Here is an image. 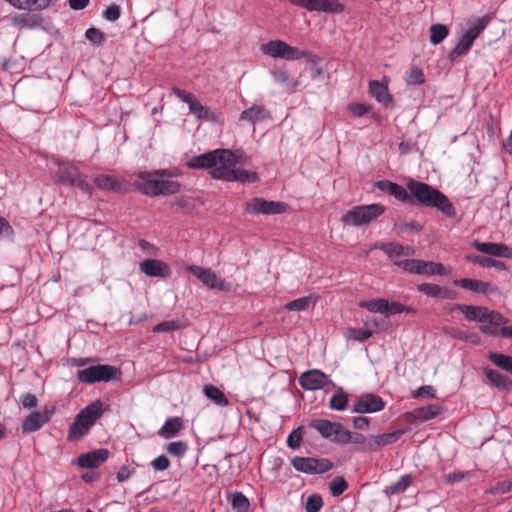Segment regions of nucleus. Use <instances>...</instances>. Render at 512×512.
<instances>
[{
    "label": "nucleus",
    "instance_id": "f257e3e1",
    "mask_svg": "<svg viewBox=\"0 0 512 512\" xmlns=\"http://www.w3.org/2000/svg\"><path fill=\"white\" fill-rule=\"evenodd\" d=\"M408 200L406 203L427 208H435L447 217L456 216V208L449 198L431 185L410 179L406 184Z\"/></svg>",
    "mask_w": 512,
    "mask_h": 512
},
{
    "label": "nucleus",
    "instance_id": "f03ea898",
    "mask_svg": "<svg viewBox=\"0 0 512 512\" xmlns=\"http://www.w3.org/2000/svg\"><path fill=\"white\" fill-rule=\"evenodd\" d=\"M135 176L136 179L133 182L135 189L150 197L176 194L182 186L181 183L168 179L172 173L167 169L141 171Z\"/></svg>",
    "mask_w": 512,
    "mask_h": 512
},
{
    "label": "nucleus",
    "instance_id": "7ed1b4c3",
    "mask_svg": "<svg viewBox=\"0 0 512 512\" xmlns=\"http://www.w3.org/2000/svg\"><path fill=\"white\" fill-rule=\"evenodd\" d=\"M448 310L449 312L458 310L467 320L481 323L479 330L487 335H497L498 327L508 322V319L501 313L489 310L485 306L453 304L449 306Z\"/></svg>",
    "mask_w": 512,
    "mask_h": 512
},
{
    "label": "nucleus",
    "instance_id": "20e7f679",
    "mask_svg": "<svg viewBox=\"0 0 512 512\" xmlns=\"http://www.w3.org/2000/svg\"><path fill=\"white\" fill-rule=\"evenodd\" d=\"M106 408L101 400H95L83 408L69 427L67 440L78 441L86 436L96 421L102 417Z\"/></svg>",
    "mask_w": 512,
    "mask_h": 512
},
{
    "label": "nucleus",
    "instance_id": "39448f33",
    "mask_svg": "<svg viewBox=\"0 0 512 512\" xmlns=\"http://www.w3.org/2000/svg\"><path fill=\"white\" fill-rule=\"evenodd\" d=\"M122 371L119 367L108 364H91L77 371V379L82 383L121 382Z\"/></svg>",
    "mask_w": 512,
    "mask_h": 512
},
{
    "label": "nucleus",
    "instance_id": "423d86ee",
    "mask_svg": "<svg viewBox=\"0 0 512 512\" xmlns=\"http://www.w3.org/2000/svg\"><path fill=\"white\" fill-rule=\"evenodd\" d=\"M386 208L382 204L357 205L342 215L341 221L348 226L368 225L380 217Z\"/></svg>",
    "mask_w": 512,
    "mask_h": 512
},
{
    "label": "nucleus",
    "instance_id": "0eeeda50",
    "mask_svg": "<svg viewBox=\"0 0 512 512\" xmlns=\"http://www.w3.org/2000/svg\"><path fill=\"white\" fill-rule=\"evenodd\" d=\"M56 182L67 187H77L89 196L93 193V186L81 176V172L75 165L68 162L59 165Z\"/></svg>",
    "mask_w": 512,
    "mask_h": 512
},
{
    "label": "nucleus",
    "instance_id": "6e6552de",
    "mask_svg": "<svg viewBox=\"0 0 512 512\" xmlns=\"http://www.w3.org/2000/svg\"><path fill=\"white\" fill-rule=\"evenodd\" d=\"M261 51L272 58H282L289 61L306 58L307 61H312L311 53L290 46L282 40H271L262 44Z\"/></svg>",
    "mask_w": 512,
    "mask_h": 512
},
{
    "label": "nucleus",
    "instance_id": "1a4fd4ad",
    "mask_svg": "<svg viewBox=\"0 0 512 512\" xmlns=\"http://www.w3.org/2000/svg\"><path fill=\"white\" fill-rule=\"evenodd\" d=\"M187 269L210 289H216L218 291L224 292H229L232 289L231 283H228L224 279L217 277L210 268L191 265L188 266Z\"/></svg>",
    "mask_w": 512,
    "mask_h": 512
},
{
    "label": "nucleus",
    "instance_id": "9d476101",
    "mask_svg": "<svg viewBox=\"0 0 512 512\" xmlns=\"http://www.w3.org/2000/svg\"><path fill=\"white\" fill-rule=\"evenodd\" d=\"M446 407L442 404H429L413 409L403 414V419L409 424L423 423L442 415Z\"/></svg>",
    "mask_w": 512,
    "mask_h": 512
},
{
    "label": "nucleus",
    "instance_id": "9b49d317",
    "mask_svg": "<svg viewBox=\"0 0 512 512\" xmlns=\"http://www.w3.org/2000/svg\"><path fill=\"white\" fill-rule=\"evenodd\" d=\"M290 2L311 12L341 14L345 11V6L340 0H290Z\"/></svg>",
    "mask_w": 512,
    "mask_h": 512
},
{
    "label": "nucleus",
    "instance_id": "f8f14e48",
    "mask_svg": "<svg viewBox=\"0 0 512 512\" xmlns=\"http://www.w3.org/2000/svg\"><path fill=\"white\" fill-rule=\"evenodd\" d=\"M210 175L213 179L224 180L227 182H240V183H253L258 180V174L256 172H250L243 169H226V168H215L210 171Z\"/></svg>",
    "mask_w": 512,
    "mask_h": 512
},
{
    "label": "nucleus",
    "instance_id": "ddd939ff",
    "mask_svg": "<svg viewBox=\"0 0 512 512\" xmlns=\"http://www.w3.org/2000/svg\"><path fill=\"white\" fill-rule=\"evenodd\" d=\"M287 208V204L279 201H267L260 197H254L246 203L245 211L248 213L274 215L281 214Z\"/></svg>",
    "mask_w": 512,
    "mask_h": 512
},
{
    "label": "nucleus",
    "instance_id": "4468645a",
    "mask_svg": "<svg viewBox=\"0 0 512 512\" xmlns=\"http://www.w3.org/2000/svg\"><path fill=\"white\" fill-rule=\"evenodd\" d=\"M292 465L297 471L308 474L325 473L332 468V463L328 459L306 457H294Z\"/></svg>",
    "mask_w": 512,
    "mask_h": 512
},
{
    "label": "nucleus",
    "instance_id": "2eb2a0df",
    "mask_svg": "<svg viewBox=\"0 0 512 512\" xmlns=\"http://www.w3.org/2000/svg\"><path fill=\"white\" fill-rule=\"evenodd\" d=\"M310 426L322 437L340 444L341 435L344 433L343 426L338 422H331L326 419H315Z\"/></svg>",
    "mask_w": 512,
    "mask_h": 512
},
{
    "label": "nucleus",
    "instance_id": "dca6fc26",
    "mask_svg": "<svg viewBox=\"0 0 512 512\" xmlns=\"http://www.w3.org/2000/svg\"><path fill=\"white\" fill-rule=\"evenodd\" d=\"M94 184L99 190L114 193H127L129 184L126 180L113 175L99 174L94 178Z\"/></svg>",
    "mask_w": 512,
    "mask_h": 512
},
{
    "label": "nucleus",
    "instance_id": "f3484780",
    "mask_svg": "<svg viewBox=\"0 0 512 512\" xmlns=\"http://www.w3.org/2000/svg\"><path fill=\"white\" fill-rule=\"evenodd\" d=\"M385 403L381 397L374 394H364L357 398L353 411L357 413H374L383 410Z\"/></svg>",
    "mask_w": 512,
    "mask_h": 512
},
{
    "label": "nucleus",
    "instance_id": "a211bd4d",
    "mask_svg": "<svg viewBox=\"0 0 512 512\" xmlns=\"http://www.w3.org/2000/svg\"><path fill=\"white\" fill-rule=\"evenodd\" d=\"M407 429H398L393 432L372 436L366 443V451H378L381 448L397 442Z\"/></svg>",
    "mask_w": 512,
    "mask_h": 512
},
{
    "label": "nucleus",
    "instance_id": "6ab92c4d",
    "mask_svg": "<svg viewBox=\"0 0 512 512\" xmlns=\"http://www.w3.org/2000/svg\"><path fill=\"white\" fill-rule=\"evenodd\" d=\"M54 410H46L44 413L40 412H31L23 421H22V432L24 434H30L41 429L51 418Z\"/></svg>",
    "mask_w": 512,
    "mask_h": 512
},
{
    "label": "nucleus",
    "instance_id": "aec40b11",
    "mask_svg": "<svg viewBox=\"0 0 512 512\" xmlns=\"http://www.w3.org/2000/svg\"><path fill=\"white\" fill-rule=\"evenodd\" d=\"M472 245L477 251L487 255L512 258V248L502 243L480 242L478 240H474Z\"/></svg>",
    "mask_w": 512,
    "mask_h": 512
},
{
    "label": "nucleus",
    "instance_id": "412c9836",
    "mask_svg": "<svg viewBox=\"0 0 512 512\" xmlns=\"http://www.w3.org/2000/svg\"><path fill=\"white\" fill-rule=\"evenodd\" d=\"M109 457L107 449H97L84 454L77 458V465L81 468H97L103 464Z\"/></svg>",
    "mask_w": 512,
    "mask_h": 512
},
{
    "label": "nucleus",
    "instance_id": "4be33fe9",
    "mask_svg": "<svg viewBox=\"0 0 512 512\" xmlns=\"http://www.w3.org/2000/svg\"><path fill=\"white\" fill-rule=\"evenodd\" d=\"M140 270L150 277L167 278L171 275L170 267L158 259H146L140 263Z\"/></svg>",
    "mask_w": 512,
    "mask_h": 512
},
{
    "label": "nucleus",
    "instance_id": "5701e85b",
    "mask_svg": "<svg viewBox=\"0 0 512 512\" xmlns=\"http://www.w3.org/2000/svg\"><path fill=\"white\" fill-rule=\"evenodd\" d=\"M219 156L218 149L193 156L188 162L187 166L190 169H215L218 167Z\"/></svg>",
    "mask_w": 512,
    "mask_h": 512
},
{
    "label": "nucleus",
    "instance_id": "b1692460",
    "mask_svg": "<svg viewBox=\"0 0 512 512\" xmlns=\"http://www.w3.org/2000/svg\"><path fill=\"white\" fill-rule=\"evenodd\" d=\"M369 94L385 107L393 106V96L389 93L388 86L378 80L369 82Z\"/></svg>",
    "mask_w": 512,
    "mask_h": 512
},
{
    "label": "nucleus",
    "instance_id": "393cba45",
    "mask_svg": "<svg viewBox=\"0 0 512 512\" xmlns=\"http://www.w3.org/2000/svg\"><path fill=\"white\" fill-rule=\"evenodd\" d=\"M374 188H377L383 192L394 196L397 200L406 203L408 200V190L403 188L401 185L392 182L390 180H379L373 184Z\"/></svg>",
    "mask_w": 512,
    "mask_h": 512
},
{
    "label": "nucleus",
    "instance_id": "a878e982",
    "mask_svg": "<svg viewBox=\"0 0 512 512\" xmlns=\"http://www.w3.org/2000/svg\"><path fill=\"white\" fill-rule=\"evenodd\" d=\"M271 74L276 82L285 87L288 91L294 92L298 81L295 80L289 73L285 65L275 67L271 70Z\"/></svg>",
    "mask_w": 512,
    "mask_h": 512
},
{
    "label": "nucleus",
    "instance_id": "bb28decb",
    "mask_svg": "<svg viewBox=\"0 0 512 512\" xmlns=\"http://www.w3.org/2000/svg\"><path fill=\"white\" fill-rule=\"evenodd\" d=\"M453 284L475 293L488 294L490 291V284L482 280L462 278L454 280Z\"/></svg>",
    "mask_w": 512,
    "mask_h": 512
},
{
    "label": "nucleus",
    "instance_id": "cd10ccee",
    "mask_svg": "<svg viewBox=\"0 0 512 512\" xmlns=\"http://www.w3.org/2000/svg\"><path fill=\"white\" fill-rule=\"evenodd\" d=\"M188 107L189 113L194 115L199 121H217V115L207 106L202 105L197 98H195Z\"/></svg>",
    "mask_w": 512,
    "mask_h": 512
},
{
    "label": "nucleus",
    "instance_id": "c85d7f7f",
    "mask_svg": "<svg viewBox=\"0 0 512 512\" xmlns=\"http://www.w3.org/2000/svg\"><path fill=\"white\" fill-rule=\"evenodd\" d=\"M243 151H231L228 149H218L219 166L217 168L234 169L237 164H242L243 161L237 159V155H243Z\"/></svg>",
    "mask_w": 512,
    "mask_h": 512
},
{
    "label": "nucleus",
    "instance_id": "c756f323",
    "mask_svg": "<svg viewBox=\"0 0 512 512\" xmlns=\"http://www.w3.org/2000/svg\"><path fill=\"white\" fill-rule=\"evenodd\" d=\"M491 21L490 15H485L481 18L473 17L468 20V28L464 31L467 35L471 36L474 40L484 31L486 26Z\"/></svg>",
    "mask_w": 512,
    "mask_h": 512
},
{
    "label": "nucleus",
    "instance_id": "7c9ffc66",
    "mask_svg": "<svg viewBox=\"0 0 512 512\" xmlns=\"http://www.w3.org/2000/svg\"><path fill=\"white\" fill-rule=\"evenodd\" d=\"M299 384H334L329 377L318 369L308 370L301 374Z\"/></svg>",
    "mask_w": 512,
    "mask_h": 512
},
{
    "label": "nucleus",
    "instance_id": "2f4dec72",
    "mask_svg": "<svg viewBox=\"0 0 512 512\" xmlns=\"http://www.w3.org/2000/svg\"><path fill=\"white\" fill-rule=\"evenodd\" d=\"M182 428V419L179 417H171L165 421L158 434L165 439H169L176 436Z\"/></svg>",
    "mask_w": 512,
    "mask_h": 512
},
{
    "label": "nucleus",
    "instance_id": "473e14b6",
    "mask_svg": "<svg viewBox=\"0 0 512 512\" xmlns=\"http://www.w3.org/2000/svg\"><path fill=\"white\" fill-rule=\"evenodd\" d=\"M268 116L269 112L263 106L253 105L252 107L242 111L239 116V120L255 123L266 119Z\"/></svg>",
    "mask_w": 512,
    "mask_h": 512
},
{
    "label": "nucleus",
    "instance_id": "72a5a7b5",
    "mask_svg": "<svg viewBox=\"0 0 512 512\" xmlns=\"http://www.w3.org/2000/svg\"><path fill=\"white\" fill-rule=\"evenodd\" d=\"M474 41L475 40L471 36H469L465 32H463V34L459 38V41L456 44V46L454 47V49H452L450 51L449 59L451 61H453L456 58L467 54L468 51L470 50V48L472 47Z\"/></svg>",
    "mask_w": 512,
    "mask_h": 512
},
{
    "label": "nucleus",
    "instance_id": "f704fd0d",
    "mask_svg": "<svg viewBox=\"0 0 512 512\" xmlns=\"http://www.w3.org/2000/svg\"><path fill=\"white\" fill-rule=\"evenodd\" d=\"M204 395L217 406L230 405L229 398L217 386H204Z\"/></svg>",
    "mask_w": 512,
    "mask_h": 512
},
{
    "label": "nucleus",
    "instance_id": "c9c22d12",
    "mask_svg": "<svg viewBox=\"0 0 512 512\" xmlns=\"http://www.w3.org/2000/svg\"><path fill=\"white\" fill-rule=\"evenodd\" d=\"M16 24L26 28H34L42 24L43 18L41 15L32 12H25L17 14L14 17Z\"/></svg>",
    "mask_w": 512,
    "mask_h": 512
},
{
    "label": "nucleus",
    "instance_id": "e433bc0d",
    "mask_svg": "<svg viewBox=\"0 0 512 512\" xmlns=\"http://www.w3.org/2000/svg\"><path fill=\"white\" fill-rule=\"evenodd\" d=\"M466 259L468 262L480 265L482 267H495L500 270L506 269V264L503 261L495 260L491 257L482 255H468Z\"/></svg>",
    "mask_w": 512,
    "mask_h": 512
},
{
    "label": "nucleus",
    "instance_id": "4c0bfd02",
    "mask_svg": "<svg viewBox=\"0 0 512 512\" xmlns=\"http://www.w3.org/2000/svg\"><path fill=\"white\" fill-rule=\"evenodd\" d=\"M412 482L413 477L411 475H403L397 482L387 486L384 490V493L387 496L401 494L412 484Z\"/></svg>",
    "mask_w": 512,
    "mask_h": 512
},
{
    "label": "nucleus",
    "instance_id": "58836bf2",
    "mask_svg": "<svg viewBox=\"0 0 512 512\" xmlns=\"http://www.w3.org/2000/svg\"><path fill=\"white\" fill-rule=\"evenodd\" d=\"M361 308L367 309L372 313L385 314L388 307V300L384 298H378L373 300H365L359 303Z\"/></svg>",
    "mask_w": 512,
    "mask_h": 512
},
{
    "label": "nucleus",
    "instance_id": "ea45409f",
    "mask_svg": "<svg viewBox=\"0 0 512 512\" xmlns=\"http://www.w3.org/2000/svg\"><path fill=\"white\" fill-rule=\"evenodd\" d=\"M374 248L382 250L384 253L387 254L388 258L393 261H395V257L402 256L405 250V246L398 242L382 243L379 245L376 244Z\"/></svg>",
    "mask_w": 512,
    "mask_h": 512
},
{
    "label": "nucleus",
    "instance_id": "a19ab883",
    "mask_svg": "<svg viewBox=\"0 0 512 512\" xmlns=\"http://www.w3.org/2000/svg\"><path fill=\"white\" fill-rule=\"evenodd\" d=\"M446 268L442 263L421 261V275H445Z\"/></svg>",
    "mask_w": 512,
    "mask_h": 512
},
{
    "label": "nucleus",
    "instance_id": "79ce46f5",
    "mask_svg": "<svg viewBox=\"0 0 512 512\" xmlns=\"http://www.w3.org/2000/svg\"><path fill=\"white\" fill-rule=\"evenodd\" d=\"M449 34V30L444 24H433L430 27V42L433 45L440 44Z\"/></svg>",
    "mask_w": 512,
    "mask_h": 512
},
{
    "label": "nucleus",
    "instance_id": "37998d69",
    "mask_svg": "<svg viewBox=\"0 0 512 512\" xmlns=\"http://www.w3.org/2000/svg\"><path fill=\"white\" fill-rule=\"evenodd\" d=\"M489 360L497 367L512 374V356L500 353H490Z\"/></svg>",
    "mask_w": 512,
    "mask_h": 512
},
{
    "label": "nucleus",
    "instance_id": "c03bdc74",
    "mask_svg": "<svg viewBox=\"0 0 512 512\" xmlns=\"http://www.w3.org/2000/svg\"><path fill=\"white\" fill-rule=\"evenodd\" d=\"M367 441L366 437L361 433L344 430V433L341 435L340 444H361L364 445V449L366 450Z\"/></svg>",
    "mask_w": 512,
    "mask_h": 512
},
{
    "label": "nucleus",
    "instance_id": "a18cd8bd",
    "mask_svg": "<svg viewBox=\"0 0 512 512\" xmlns=\"http://www.w3.org/2000/svg\"><path fill=\"white\" fill-rule=\"evenodd\" d=\"M312 296L301 297L285 304L284 308L289 311H304L313 303Z\"/></svg>",
    "mask_w": 512,
    "mask_h": 512
},
{
    "label": "nucleus",
    "instance_id": "49530a36",
    "mask_svg": "<svg viewBox=\"0 0 512 512\" xmlns=\"http://www.w3.org/2000/svg\"><path fill=\"white\" fill-rule=\"evenodd\" d=\"M421 261L418 259H405L394 261V264L409 273L421 275Z\"/></svg>",
    "mask_w": 512,
    "mask_h": 512
},
{
    "label": "nucleus",
    "instance_id": "de8ad7c7",
    "mask_svg": "<svg viewBox=\"0 0 512 512\" xmlns=\"http://www.w3.org/2000/svg\"><path fill=\"white\" fill-rule=\"evenodd\" d=\"M231 505L238 512H246L249 508V500L242 492H235L231 496Z\"/></svg>",
    "mask_w": 512,
    "mask_h": 512
},
{
    "label": "nucleus",
    "instance_id": "09e8293b",
    "mask_svg": "<svg viewBox=\"0 0 512 512\" xmlns=\"http://www.w3.org/2000/svg\"><path fill=\"white\" fill-rule=\"evenodd\" d=\"M347 488L348 483L342 476L335 477L329 484V489L333 497L342 495Z\"/></svg>",
    "mask_w": 512,
    "mask_h": 512
},
{
    "label": "nucleus",
    "instance_id": "8fccbe9b",
    "mask_svg": "<svg viewBox=\"0 0 512 512\" xmlns=\"http://www.w3.org/2000/svg\"><path fill=\"white\" fill-rule=\"evenodd\" d=\"M270 380L275 384H294L295 374L288 370H279L271 376Z\"/></svg>",
    "mask_w": 512,
    "mask_h": 512
},
{
    "label": "nucleus",
    "instance_id": "3c124183",
    "mask_svg": "<svg viewBox=\"0 0 512 512\" xmlns=\"http://www.w3.org/2000/svg\"><path fill=\"white\" fill-rule=\"evenodd\" d=\"M85 37L90 43L97 46H102L106 40L105 34L95 27L88 28Z\"/></svg>",
    "mask_w": 512,
    "mask_h": 512
},
{
    "label": "nucleus",
    "instance_id": "603ef678",
    "mask_svg": "<svg viewBox=\"0 0 512 512\" xmlns=\"http://www.w3.org/2000/svg\"><path fill=\"white\" fill-rule=\"evenodd\" d=\"M425 82V76L421 68L418 66L411 67L407 77V85H420Z\"/></svg>",
    "mask_w": 512,
    "mask_h": 512
},
{
    "label": "nucleus",
    "instance_id": "864d4df0",
    "mask_svg": "<svg viewBox=\"0 0 512 512\" xmlns=\"http://www.w3.org/2000/svg\"><path fill=\"white\" fill-rule=\"evenodd\" d=\"M181 323L179 320H167L155 325L152 329L154 333L162 332H173L181 329Z\"/></svg>",
    "mask_w": 512,
    "mask_h": 512
},
{
    "label": "nucleus",
    "instance_id": "5fc2aeb1",
    "mask_svg": "<svg viewBox=\"0 0 512 512\" xmlns=\"http://www.w3.org/2000/svg\"><path fill=\"white\" fill-rule=\"evenodd\" d=\"M349 338L364 342L372 336V331L369 328H350L348 330Z\"/></svg>",
    "mask_w": 512,
    "mask_h": 512
},
{
    "label": "nucleus",
    "instance_id": "6e6d98bb",
    "mask_svg": "<svg viewBox=\"0 0 512 512\" xmlns=\"http://www.w3.org/2000/svg\"><path fill=\"white\" fill-rule=\"evenodd\" d=\"M51 0H21L20 9L43 10L50 5Z\"/></svg>",
    "mask_w": 512,
    "mask_h": 512
},
{
    "label": "nucleus",
    "instance_id": "4d7b16f0",
    "mask_svg": "<svg viewBox=\"0 0 512 512\" xmlns=\"http://www.w3.org/2000/svg\"><path fill=\"white\" fill-rule=\"evenodd\" d=\"M322 506V497L319 494H312L306 501L305 510L306 512H319Z\"/></svg>",
    "mask_w": 512,
    "mask_h": 512
},
{
    "label": "nucleus",
    "instance_id": "13d9d810",
    "mask_svg": "<svg viewBox=\"0 0 512 512\" xmlns=\"http://www.w3.org/2000/svg\"><path fill=\"white\" fill-rule=\"evenodd\" d=\"M347 396L340 390L330 399V407L334 410H344L347 405Z\"/></svg>",
    "mask_w": 512,
    "mask_h": 512
},
{
    "label": "nucleus",
    "instance_id": "bf43d9fd",
    "mask_svg": "<svg viewBox=\"0 0 512 512\" xmlns=\"http://www.w3.org/2000/svg\"><path fill=\"white\" fill-rule=\"evenodd\" d=\"M188 449L186 442L175 441L171 442L166 446V450L169 454L177 457L183 456Z\"/></svg>",
    "mask_w": 512,
    "mask_h": 512
},
{
    "label": "nucleus",
    "instance_id": "052dcab7",
    "mask_svg": "<svg viewBox=\"0 0 512 512\" xmlns=\"http://www.w3.org/2000/svg\"><path fill=\"white\" fill-rule=\"evenodd\" d=\"M417 290L428 297L438 298L439 296V285L431 283H422L417 286Z\"/></svg>",
    "mask_w": 512,
    "mask_h": 512
},
{
    "label": "nucleus",
    "instance_id": "680f3d73",
    "mask_svg": "<svg viewBox=\"0 0 512 512\" xmlns=\"http://www.w3.org/2000/svg\"><path fill=\"white\" fill-rule=\"evenodd\" d=\"M512 490V481H502L498 482L495 486L488 489L486 492L488 494L496 495V494H506Z\"/></svg>",
    "mask_w": 512,
    "mask_h": 512
},
{
    "label": "nucleus",
    "instance_id": "e2e57ef3",
    "mask_svg": "<svg viewBox=\"0 0 512 512\" xmlns=\"http://www.w3.org/2000/svg\"><path fill=\"white\" fill-rule=\"evenodd\" d=\"M121 16V8L119 5L117 4H111L110 6H108L104 12H103V17L108 20V21H111V22H114L116 20H118Z\"/></svg>",
    "mask_w": 512,
    "mask_h": 512
},
{
    "label": "nucleus",
    "instance_id": "0e129e2a",
    "mask_svg": "<svg viewBox=\"0 0 512 512\" xmlns=\"http://www.w3.org/2000/svg\"><path fill=\"white\" fill-rule=\"evenodd\" d=\"M302 441V430L301 428L294 429L287 438V445L292 448L296 449L299 448Z\"/></svg>",
    "mask_w": 512,
    "mask_h": 512
},
{
    "label": "nucleus",
    "instance_id": "69168bd1",
    "mask_svg": "<svg viewBox=\"0 0 512 512\" xmlns=\"http://www.w3.org/2000/svg\"><path fill=\"white\" fill-rule=\"evenodd\" d=\"M414 313V310L410 307H406L403 304L399 302H389L388 301V307L385 314H398V313Z\"/></svg>",
    "mask_w": 512,
    "mask_h": 512
},
{
    "label": "nucleus",
    "instance_id": "338daca9",
    "mask_svg": "<svg viewBox=\"0 0 512 512\" xmlns=\"http://www.w3.org/2000/svg\"><path fill=\"white\" fill-rule=\"evenodd\" d=\"M348 110L354 117H362L370 111V106L361 103H351L348 105Z\"/></svg>",
    "mask_w": 512,
    "mask_h": 512
},
{
    "label": "nucleus",
    "instance_id": "774afa93",
    "mask_svg": "<svg viewBox=\"0 0 512 512\" xmlns=\"http://www.w3.org/2000/svg\"><path fill=\"white\" fill-rule=\"evenodd\" d=\"M412 396L413 398H435L436 391L434 386H420Z\"/></svg>",
    "mask_w": 512,
    "mask_h": 512
}]
</instances>
